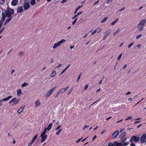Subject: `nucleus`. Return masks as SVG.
Masks as SVG:
<instances>
[{"instance_id":"obj_6","label":"nucleus","mask_w":146,"mask_h":146,"mask_svg":"<svg viewBox=\"0 0 146 146\" xmlns=\"http://www.w3.org/2000/svg\"><path fill=\"white\" fill-rule=\"evenodd\" d=\"M121 143H118L117 142H115L113 144L111 143H108V146H121Z\"/></svg>"},{"instance_id":"obj_30","label":"nucleus","mask_w":146,"mask_h":146,"mask_svg":"<svg viewBox=\"0 0 146 146\" xmlns=\"http://www.w3.org/2000/svg\"><path fill=\"white\" fill-rule=\"evenodd\" d=\"M99 29V27H98V28H97L96 29V30H95L94 31L92 32V33H91V34L92 35H93L95 33H96L97 31V29Z\"/></svg>"},{"instance_id":"obj_61","label":"nucleus","mask_w":146,"mask_h":146,"mask_svg":"<svg viewBox=\"0 0 146 146\" xmlns=\"http://www.w3.org/2000/svg\"><path fill=\"white\" fill-rule=\"evenodd\" d=\"M67 0H63L61 2L62 3H63L65 2H66Z\"/></svg>"},{"instance_id":"obj_27","label":"nucleus","mask_w":146,"mask_h":146,"mask_svg":"<svg viewBox=\"0 0 146 146\" xmlns=\"http://www.w3.org/2000/svg\"><path fill=\"white\" fill-rule=\"evenodd\" d=\"M108 19V17H106L104 18L101 21V23H103L105 22Z\"/></svg>"},{"instance_id":"obj_14","label":"nucleus","mask_w":146,"mask_h":146,"mask_svg":"<svg viewBox=\"0 0 146 146\" xmlns=\"http://www.w3.org/2000/svg\"><path fill=\"white\" fill-rule=\"evenodd\" d=\"M110 30H108L105 32V33H107L104 36L103 38V40L106 39V37L110 34Z\"/></svg>"},{"instance_id":"obj_36","label":"nucleus","mask_w":146,"mask_h":146,"mask_svg":"<svg viewBox=\"0 0 146 146\" xmlns=\"http://www.w3.org/2000/svg\"><path fill=\"white\" fill-rule=\"evenodd\" d=\"M126 139H127L126 138H124V139H122L121 140V143H124V142L126 141Z\"/></svg>"},{"instance_id":"obj_41","label":"nucleus","mask_w":146,"mask_h":146,"mask_svg":"<svg viewBox=\"0 0 146 146\" xmlns=\"http://www.w3.org/2000/svg\"><path fill=\"white\" fill-rule=\"evenodd\" d=\"M24 54V52H19V55L21 56H23Z\"/></svg>"},{"instance_id":"obj_19","label":"nucleus","mask_w":146,"mask_h":146,"mask_svg":"<svg viewBox=\"0 0 146 146\" xmlns=\"http://www.w3.org/2000/svg\"><path fill=\"white\" fill-rule=\"evenodd\" d=\"M12 97V96H10L7 98H5L2 100L3 102H6Z\"/></svg>"},{"instance_id":"obj_39","label":"nucleus","mask_w":146,"mask_h":146,"mask_svg":"<svg viewBox=\"0 0 146 146\" xmlns=\"http://www.w3.org/2000/svg\"><path fill=\"white\" fill-rule=\"evenodd\" d=\"M122 56V54H121L118 57L117 60H119L120 59V58H121V57Z\"/></svg>"},{"instance_id":"obj_45","label":"nucleus","mask_w":146,"mask_h":146,"mask_svg":"<svg viewBox=\"0 0 146 146\" xmlns=\"http://www.w3.org/2000/svg\"><path fill=\"white\" fill-rule=\"evenodd\" d=\"M82 7H83V5H82L81 6H79L77 7V8L76 9V10H77V11H78L80 8Z\"/></svg>"},{"instance_id":"obj_50","label":"nucleus","mask_w":146,"mask_h":146,"mask_svg":"<svg viewBox=\"0 0 146 146\" xmlns=\"http://www.w3.org/2000/svg\"><path fill=\"white\" fill-rule=\"evenodd\" d=\"M61 64H59L57 66H56V68H59V67H60L61 66Z\"/></svg>"},{"instance_id":"obj_48","label":"nucleus","mask_w":146,"mask_h":146,"mask_svg":"<svg viewBox=\"0 0 146 146\" xmlns=\"http://www.w3.org/2000/svg\"><path fill=\"white\" fill-rule=\"evenodd\" d=\"M61 126V125H59L55 129V130H58V129L60 128V127Z\"/></svg>"},{"instance_id":"obj_4","label":"nucleus","mask_w":146,"mask_h":146,"mask_svg":"<svg viewBox=\"0 0 146 146\" xmlns=\"http://www.w3.org/2000/svg\"><path fill=\"white\" fill-rule=\"evenodd\" d=\"M46 132L43 131L42 133L40 135V137L42 138V139L41 140V142H43L47 138V135L46 134Z\"/></svg>"},{"instance_id":"obj_24","label":"nucleus","mask_w":146,"mask_h":146,"mask_svg":"<svg viewBox=\"0 0 146 146\" xmlns=\"http://www.w3.org/2000/svg\"><path fill=\"white\" fill-rule=\"evenodd\" d=\"M70 65L69 64L64 70L61 72V73L60 74V75H61L62 74H63L66 71V70L70 66Z\"/></svg>"},{"instance_id":"obj_54","label":"nucleus","mask_w":146,"mask_h":146,"mask_svg":"<svg viewBox=\"0 0 146 146\" xmlns=\"http://www.w3.org/2000/svg\"><path fill=\"white\" fill-rule=\"evenodd\" d=\"M130 146H135V145L134 143H132L130 144Z\"/></svg>"},{"instance_id":"obj_46","label":"nucleus","mask_w":146,"mask_h":146,"mask_svg":"<svg viewBox=\"0 0 146 146\" xmlns=\"http://www.w3.org/2000/svg\"><path fill=\"white\" fill-rule=\"evenodd\" d=\"M102 30V29H101V28L100 29V28L99 29L97 30V31H98V33H99Z\"/></svg>"},{"instance_id":"obj_64","label":"nucleus","mask_w":146,"mask_h":146,"mask_svg":"<svg viewBox=\"0 0 146 146\" xmlns=\"http://www.w3.org/2000/svg\"><path fill=\"white\" fill-rule=\"evenodd\" d=\"M124 130V129L123 128H122V129H121L120 130V132H122V131H123V130Z\"/></svg>"},{"instance_id":"obj_32","label":"nucleus","mask_w":146,"mask_h":146,"mask_svg":"<svg viewBox=\"0 0 146 146\" xmlns=\"http://www.w3.org/2000/svg\"><path fill=\"white\" fill-rule=\"evenodd\" d=\"M37 137V135H36L33 138V139L32 140L33 141H35L36 140Z\"/></svg>"},{"instance_id":"obj_44","label":"nucleus","mask_w":146,"mask_h":146,"mask_svg":"<svg viewBox=\"0 0 146 146\" xmlns=\"http://www.w3.org/2000/svg\"><path fill=\"white\" fill-rule=\"evenodd\" d=\"M60 93H59V92H58L54 96V97L55 98H57L58 97V96L60 94Z\"/></svg>"},{"instance_id":"obj_58","label":"nucleus","mask_w":146,"mask_h":146,"mask_svg":"<svg viewBox=\"0 0 146 146\" xmlns=\"http://www.w3.org/2000/svg\"><path fill=\"white\" fill-rule=\"evenodd\" d=\"M72 92V90H70L68 92V94H70L71 92Z\"/></svg>"},{"instance_id":"obj_60","label":"nucleus","mask_w":146,"mask_h":146,"mask_svg":"<svg viewBox=\"0 0 146 146\" xmlns=\"http://www.w3.org/2000/svg\"><path fill=\"white\" fill-rule=\"evenodd\" d=\"M127 64H126L123 67V69H125L127 67Z\"/></svg>"},{"instance_id":"obj_49","label":"nucleus","mask_w":146,"mask_h":146,"mask_svg":"<svg viewBox=\"0 0 146 146\" xmlns=\"http://www.w3.org/2000/svg\"><path fill=\"white\" fill-rule=\"evenodd\" d=\"M113 0H108L107 2V3L109 4L110 2L112 1Z\"/></svg>"},{"instance_id":"obj_22","label":"nucleus","mask_w":146,"mask_h":146,"mask_svg":"<svg viewBox=\"0 0 146 146\" xmlns=\"http://www.w3.org/2000/svg\"><path fill=\"white\" fill-rule=\"evenodd\" d=\"M82 13H83V12H80L79 13H78L76 15L74 16V17L73 18H72V19H75L76 18V17H77L78 16V15H80L81 14H82Z\"/></svg>"},{"instance_id":"obj_3","label":"nucleus","mask_w":146,"mask_h":146,"mask_svg":"<svg viewBox=\"0 0 146 146\" xmlns=\"http://www.w3.org/2000/svg\"><path fill=\"white\" fill-rule=\"evenodd\" d=\"M66 42V40L64 39H62L61 40L55 43L54 44L53 46H52V48L53 49H55L57 47L60 46L61 45V44L64 43Z\"/></svg>"},{"instance_id":"obj_9","label":"nucleus","mask_w":146,"mask_h":146,"mask_svg":"<svg viewBox=\"0 0 146 146\" xmlns=\"http://www.w3.org/2000/svg\"><path fill=\"white\" fill-rule=\"evenodd\" d=\"M55 88H52L46 94L45 96L46 97H47L49 96L52 94Z\"/></svg>"},{"instance_id":"obj_5","label":"nucleus","mask_w":146,"mask_h":146,"mask_svg":"<svg viewBox=\"0 0 146 146\" xmlns=\"http://www.w3.org/2000/svg\"><path fill=\"white\" fill-rule=\"evenodd\" d=\"M139 137H136L134 136H132L130 140V141L131 142L135 141V142H137L139 141Z\"/></svg>"},{"instance_id":"obj_2","label":"nucleus","mask_w":146,"mask_h":146,"mask_svg":"<svg viewBox=\"0 0 146 146\" xmlns=\"http://www.w3.org/2000/svg\"><path fill=\"white\" fill-rule=\"evenodd\" d=\"M20 101V99H17V98H14L12 100L9 102L10 104H11V106H15Z\"/></svg>"},{"instance_id":"obj_53","label":"nucleus","mask_w":146,"mask_h":146,"mask_svg":"<svg viewBox=\"0 0 146 146\" xmlns=\"http://www.w3.org/2000/svg\"><path fill=\"white\" fill-rule=\"evenodd\" d=\"M144 99L143 98L141 100L139 101L138 102H137V103L135 105V106H136L138 104V103H140L141 101L142 100H143Z\"/></svg>"},{"instance_id":"obj_43","label":"nucleus","mask_w":146,"mask_h":146,"mask_svg":"<svg viewBox=\"0 0 146 146\" xmlns=\"http://www.w3.org/2000/svg\"><path fill=\"white\" fill-rule=\"evenodd\" d=\"M132 117H133L132 116H129V117H128V118H126V119H125V120H128L129 119H132Z\"/></svg>"},{"instance_id":"obj_7","label":"nucleus","mask_w":146,"mask_h":146,"mask_svg":"<svg viewBox=\"0 0 146 146\" xmlns=\"http://www.w3.org/2000/svg\"><path fill=\"white\" fill-rule=\"evenodd\" d=\"M52 125V123H50L48 125L47 127L45 128L44 131L46 133H48L47 131H49L51 129Z\"/></svg>"},{"instance_id":"obj_23","label":"nucleus","mask_w":146,"mask_h":146,"mask_svg":"<svg viewBox=\"0 0 146 146\" xmlns=\"http://www.w3.org/2000/svg\"><path fill=\"white\" fill-rule=\"evenodd\" d=\"M56 73V71L55 70H53V72L50 75L51 77H54V76Z\"/></svg>"},{"instance_id":"obj_38","label":"nucleus","mask_w":146,"mask_h":146,"mask_svg":"<svg viewBox=\"0 0 146 146\" xmlns=\"http://www.w3.org/2000/svg\"><path fill=\"white\" fill-rule=\"evenodd\" d=\"M88 86H89V85H88V84H86L85 85V86L84 87V89L85 90H86L88 88Z\"/></svg>"},{"instance_id":"obj_62","label":"nucleus","mask_w":146,"mask_h":146,"mask_svg":"<svg viewBox=\"0 0 146 146\" xmlns=\"http://www.w3.org/2000/svg\"><path fill=\"white\" fill-rule=\"evenodd\" d=\"M2 102L3 101H2V100H0V106H1L2 104V103H3Z\"/></svg>"},{"instance_id":"obj_11","label":"nucleus","mask_w":146,"mask_h":146,"mask_svg":"<svg viewBox=\"0 0 146 146\" xmlns=\"http://www.w3.org/2000/svg\"><path fill=\"white\" fill-rule=\"evenodd\" d=\"M119 133V131L118 130L114 132L112 135V136L113 139H114L115 138L118 134Z\"/></svg>"},{"instance_id":"obj_16","label":"nucleus","mask_w":146,"mask_h":146,"mask_svg":"<svg viewBox=\"0 0 146 146\" xmlns=\"http://www.w3.org/2000/svg\"><path fill=\"white\" fill-rule=\"evenodd\" d=\"M18 3L17 0H13L11 3V4L12 5L15 6L17 5Z\"/></svg>"},{"instance_id":"obj_17","label":"nucleus","mask_w":146,"mask_h":146,"mask_svg":"<svg viewBox=\"0 0 146 146\" xmlns=\"http://www.w3.org/2000/svg\"><path fill=\"white\" fill-rule=\"evenodd\" d=\"M143 26L138 24L137 27L139 29V31H141L143 29Z\"/></svg>"},{"instance_id":"obj_33","label":"nucleus","mask_w":146,"mask_h":146,"mask_svg":"<svg viewBox=\"0 0 146 146\" xmlns=\"http://www.w3.org/2000/svg\"><path fill=\"white\" fill-rule=\"evenodd\" d=\"M5 1V0H0V4H3Z\"/></svg>"},{"instance_id":"obj_31","label":"nucleus","mask_w":146,"mask_h":146,"mask_svg":"<svg viewBox=\"0 0 146 146\" xmlns=\"http://www.w3.org/2000/svg\"><path fill=\"white\" fill-rule=\"evenodd\" d=\"M62 129H60L58 131H57L56 132V134L57 135H59V134H60V133L61 132V131H62Z\"/></svg>"},{"instance_id":"obj_25","label":"nucleus","mask_w":146,"mask_h":146,"mask_svg":"<svg viewBox=\"0 0 146 146\" xmlns=\"http://www.w3.org/2000/svg\"><path fill=\"white\" fill-rule=\"evenodd\" d=\"M65 89L64 88H62L59 91V93H63L64 92L66 91Z\"/></svg>"},{"instance_id":"obj_15","label":"nucleus","mask_w":146,"mask_h":146,"mask_svg":"<svg viewBox=\"0 0 146 146\" xmlns=\"http://www.w3.org/2000/svg\"><path fill=\"white\" fill-rule=\"evenodd\" d=\"M25 107V106L24 107H22L19 109L17 111V113L18 114H20L22 113Z\"/></svg>"},{"instance_id":"obj_63","label":"nucleus","mask_w":146,"mask_h":146,"mask_svg":"<svg viewBox=\"0 0 146 146\" xmlns=\"http://www.w3.org/2000/svg\"><path fill=\"white\" fill-rule=\"evenodd\" d=\"M88 35V34H86V35H85L84 36L83 38H86Z\"/></svg>"},{"instance_id":"obj_37","label":"nucleus","mask_w":146,"mask_h":146,"mask_svg":"<svg viewBox=\"0 0 146 146\" xmlns=\"http://www.w3.org/2000/svg\"><path fill=\"white\" fill-rule=\"evenodd\" d=\"M119 31H120V30L119 29L117 30L116 31H115V32L113 34V35H116L119 32Z\"/></svg>"},{"instance_id":"obj_34","label":"nucleus","mask_w":146,"mask_h":146,"mask_svg":"<svg viewBox=\"0 0 146 146\" xmlns=\"http://www.w3.org/2000/svg\"><path fill=\"white\" fill-rule=\"evenodd\" d=\"M75 20L72 23V25H74L76 22L77 20V19L76 18L75 19Z\"/></svg>"},{"instance_id":"obj_47","label":"nucleus","mask_w":146,"mask_h":146,"mask_svg":"<svg viewBox=\"0 0 146 146\" xmlns=\"http://www.w3.org/2000/svg\"><path fill=\"white\" fill-rule=\"evenodd\" d=\"M123 144L125 146H126V145H127L129 144V142H125L123 143Z\"/></svg>"},{"instance_id":"obj_29","label":"nucleus","mask_w":146,"mask_h":146,"mask_svg":"<svg viewBox=\"0 0 146 146\" xmlns=\"http://www.w3.org/2000/svg\"><path fill=\"white\" fill-rule=\"evenodd\" d=\"M36 3L35 0H31V4L32 5H34Z\"/></svg>"},{"instance_id":"obj_28","label":"nucleus","mask_w":146,"mask_h":146,"mask_svg":"<svg viewBox=\"0 0 146 146\" xmlns=\"http://www.w3.org/2000/svg\"><path fill=\"white\" fill-rule=\"evenodd\" d=\"M29 85V84L27 83H23L22 85V87H25L28 86Z\"/></svg>"},{"instance_id":"obj_26","label":"nucleus","mask_w":146,"mask_h":146,"mask_svg":"<svg viewBox=\"0 0 146 146\" xmlns=\"http://www.w3.org/2000/svg\"><path fill=\"white\" fill-rule=\"evenodd\" d=\"M118 20L119 19L118 18L116 19L114 21L111 23V25L112 26L114 25V24L118 21Z\"/></svg>"},{"instance_id":"obj_57","label":"nucleus","mask_w":146,"mask_h":146,"mask_svg":"<svg viewBox=\"0 0 146 146\" xmlns=\"http://www.w3.org/2000/svg\"><path fill=\"white\" fill-rule=\"evenodd\" d=\"M89 126V125H85L83 129H84L85 128H86L87 127H88Z\"/></svg>"},{"instance_id":"obj_35","label":"nucleus","mask_w":146,"mask_h":146,"mask_svg":"<svg viewBox=\"0 0 146 146\" xmlns=\"http://www.w3.org/2000/svg\"><path fill=\"white\" fill-rule=\"evenodd\" d=\"M133 42L132 43H131L129 45H128V48H130L133 44Z\"/></svg>"},{"instance_id":"obj_8","label":"nucleus","mask_w":146,"mask_h":146,"mask_svg":"<svg viewBox=\"0 0 146 146\" xmlns=\"http://www.w3.org/2000/svg\"><path fill=\"white\" fill-rule=\"evenodd\" d=\"M30 4L27 2L23 4V7L25 10L28 9L30 8Z\"/></svg>"},{"instance_id":"obj_13","label":"nucleus","mask_w":146,"mask_h":146,"mask_svg":"<svg viewBox=\"0 0 146 146\" xmlns=\"http://www.w3.org/2000/svg\"><path fill=\"white\" fill-rule=\"evenodd\" d=\"M146 23V19H143L139 23V24L143 26L145 25V23Z\"/></svg>"},{"instance_id":"obj_12","label":"nucleus","mask_w":146,"mask_h":146,"mask_svg":"<svg viewBox=\"0 0 146 146\" xmlns=\"http://www.w3.org/2000/svg\"><path fill=\"white\" fill-rule=\"evenodd\" d=\"M41 104V102L39 99L36 100L35 102V107L36 108L38 106Z\"/></svg>"},{"instance_id":"obj_40","label":"nucleus","mask_w":146,"mask_h":146,"mask_svg":"<svg viewBox=\"0 0 146 146\" xmlns=\"http://www.w3.org/2000/svg\"><path fill=\"white\" fill-rule=\"evenodd\" d=\"M81 76V74H80L79 75L78 78L77 79V82L79 80Z\"/></svg>"},{"instance_id":"obj_10","label":"nucleus","mask_w":146,"mask_h":146,"mask_svg":"<svg viewBox=\"0 0 146 146\" xmlns=\"http://www.w3.org/2000/svg\"><path fill=\"white\" fill-rule=\"evenodd\" d=\"M146 137V134H143L140 138V141L141 143H143L145 141Z\"/></svg>"},{"instance_id":"obj_55","label":"nucleus","mask_w":146,"mask_h":146,"mask_svg":"<svg viewBox=\"0 0 146 146\" xmlns=\"http://www.w3.org/2000/svg\"><path fill=\"white\" fill-rule=\"evenodd\" d=\"M97 137V136L96 135H95L94 136V137H93V138L92 139V141H93L95 139H96Z\"/></svg>"},{"instance_id":"obj_52","label":"nucleus","mask_w":146,"mask_h":146,"mask_svg":"<svg viewBox=\"0 0 146 146\" xmlns=\"http://www.w3.org/2000/svg\"><path fill=\"white\" fill-rule=\"evenodd\" d=\"M4 29H5V27H3L1 29L0 31L2 33L4 31Z\"/></svg>"},{"instance_id":"obj_18","label":"nucleus","mask_w":146,"mask_h":146,"mask_svg":"<svg viewBox=\"0 0 146 146\" xmlns=\"http://www.w3.org/2000/svg\"><path fill=\"white\" fill-rule=\"evenodd\" d=\"M126 132H125L121 133L119 136L120 139H122V138L125 137L126 135Z\"/></svg>"},{"instance_id":"obj_59","label":"nucleus","mask_w":146,"mask_h":146,"mask_svg":"<svg viewBox=\"0 0 146 146\" xmlns=\"http://www.w3.org/2000/svg\"><path fill=\"white\" fill-rule=\"evenodd\" d=\"M99 2V0L98 1H97L96 2H95V3L94 4V5H96V4L98 3Z\"/></svg>"},{"instance_id":"obj_1","label":"nucleus","mask_w":146,"mask_h":146,"mask_svg":"<svg viewBox=\"0 0 146 146\" xmlns=\"http://www.w3.org/2000/svg\"><path fill=\"white\" fill-rule=\"evenodd\" d=\"M5 16L7 17H9V18L6 20L5 23L4 24V25H5L7 24L12 19L13 17L12 15H13L14 13V10L13 9H12L9 7H8L7 10L5 12V14L3 12Z\"/></svg>"},{"instance_id":"obj_42","label":"nucleus","mask_w":146,"mask_h":146,"mask_svg":"<svg viewBox=\"0 0 146 146\" xmlns=\"http://www.w3.org/2000/svg\"><path fill=\"white\" fill-rule=\"evenodd\" d=\"M34 142L32 140H31V141L30 142V143L28 145V146H30L31 145H32Z\"/></svg>"},{"instance_id":"obj_21","label":"nucleus","mask_w":146,"mask_h":146,"mask_svg":"<svg viewBox=\"0 0 146 146\" xmlns=\"http://www.w3.org/2000/svg\"><path fill=\"white\" fill-rule=\"evenodd\" d=\"M17 96H20L22 94V90L21 89H19L17 91Z\"/></svg>"},{"instance_id":"obj_20","label":"nucleus","mask_w":146,"mask_h":146,"mask_svg":"<svg viewBox=\"0 0 146 146\" xmlns=\"http://www.w3.org/2000/svg\"><path fill=\"white\" fill-rule=\"evenodd\" d=\"M23 8L21 6L19 7L17 9V12L19 13H21L23 11Z\"/></svg>"},{"instance_id":"obj_56","label":"nucleus","mask_w":146,"mask_h":146,"mask_svg":"<svg viewBox=\"0 0 146 146\" xmlns=\"http://www.w3.org/2000/svg\"><path fill=\"white\" fill-rule=\"evenodd\" d=\"M131 92H127L126 93V94H125V95H129L131 93Z\"/></svg>"},{"instance_id":"obj_51","label":"nucleus","mask_w":146,"mask_h":146,"mask_svg":"<svg viewBox=\"0 0 146 146\" xmlns=\"http://www.w3.org/2000/svg\"><path fill=\"white\" fill-rule=\"evenodd\" d=\"M142 36V35H139L137 36H136V38L137 39H138L141 36Z\"/></svg>"}]
</instances>
